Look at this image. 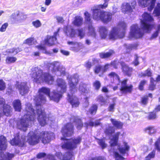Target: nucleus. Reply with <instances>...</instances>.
Listing matches in <instances>:
<instances>
[{"label": "nucleus", "mask_w": 160, "mask_h": 160, "mask_svg": "<svg viewBox=\"0 0 160 160\" xmlns=\"http://www.w3.org/2000/svg\"><path fill=\"white\" fill-rule=\"evenodd\" d=\"M50 92L49 89L45 87L40 88L38 91L39 95L35 99L36 102V112L38 116V119L41 126H44L46 124L47 119L44 110L41 106V104L45 103L46 101V98L42 93H44L49 97Z\"/></svg>", "instance_id": "nucleus-1"}, {"label": "nucleus", "mask_w": 160, "mask_h": 160, "mask_svg": "<svg viewBox=\"0 0 160 160\" xmlns=\"http://www.w3.org/2000/svg\"><path fill=\"white\" fill-rule=\"evenodd\" d=\"M73 126L71 123H68L62 128V132L63 137L62 140H64V144L62 145L63 148L72 149L76 148L77 145L80 143L81 138L78 137L74 139L67 140L65 138L66 137L69 136L73 133Z\"/></svg>", "instance_id": "nucleus-2"}, {"label": "nucleus", "mask_w": 160, "mask_h": 160, "mask_svg": "<svg viewBox=\"0 0 160 160\" xmlns=\"http://www.w3.org/2000/svg\"><path fill=\"white\" fill-rule=\"evenodd\" d=\"M26 113L18 122L17 125L19 129L26 131L27 128L31 125L35 118V113L30 103H28L25 108Z\"/></svg>", "instance_id": "nucleus-3"}, {"label": "nucleus", "mask_w": 160, "mask_h": 160, "mask_svg": "<svg viewBox=\"0 0 160 160\" xmlns=\"http://www.w3.org/2000/svg\"><path fill=\"white\" fill-rule=\"evenodd\" d=\"M127 28V25L126 22L124 21L119 22L117 26L113 28L109 32L110 38L115 40L123 38L125 36Z\"/></svg>", "instance_id": "nucleus-4"}, {"label": "nucleus", "mask_w": 160, "mask_h": 160, "mask_svg": "<svg viewBox=\"0 0 160 160\" xmlns=\"http://www.w3.org/2000/svg\"><path fill=\"white\" fill-rule=\"evenodd\" d=\"M31 77L34 82L38 83L45 82L49 83V73H43L42 71L38 67L32 68Z\"/></svg>", "instance_id": "nucleus-5"}, {"label": "nucleus", "mask_w": 160, "mask_h": 160, "mask_svg": "<svg viewBox=\"0 0 160 160\" xmlns=\"http://www.w3.org/2000/svg\"><path fill=\"white\" fill-rule=\"evenodd\" d=\"M48 134L45 131L42 132L39 135H36L33 131H30L28 135V140L30 144L34 145L38 143L40 139H42V142L45 144L49 142L48 138Z\"/></svg>", "instance_id": "nucleus-6"}, {"label": "nucleus", "mask_w": 160, "mask_h": 160, "mask_svg": "<svg viewBox=\"0 0 160 160\" xmlns=\"http://www.w3.org/2000/svg\"><path fill=\"white\" fill-rule=\"evenodd\" d=\"M101 8L93 7L92 10L93 19L97 21L101 20L106 23L110 21L112 18V14L109 12L102 10Z\"/></svg>", "instance_id": "nucleus-7"}, {"label": "nucleus", "mask_w": 160, "mask_h": 160, "mask_svg": "<svg viewBox=\"0 0 160 160\" xmlns=\"http://www.w3.org/2000/svg\"><path fill=\"white\" fill-rule=\"evenodd\" d=\"M57 83L58 86L61 89L60 92H53V95H52V99L57 102H58L60 98L62 97V92H64L66 90L67 85L65 81L61 78H58L57 80Z\"/></svg>", "instance_id": "nucleus-8"}, {"label": "nucleus", "mask_w": 160, "mask_h": 160, "mask_svg": "<svg viewBox=\"0 0 160 160\" xmlns=\"http://www.w3.org/2000/svg\"><path fill=\"white\" fill-rule=\"evenodd\" d=\"M153 20V18L149 14L145 12L142 14L141 20V26L143 30L147 32L150 31L153 26L150 24L149 22Z\"/></svg>", "instance_id": "nucleus-9"}, {"label": "nucleus", "mask_w": 160, "mask_h": 160, "mask_svg": "<svg viewBox=\"0 0 160 160\" xmlns=\"http://www.w3.org/2000/svg\"><path fill=\"white\" fill-rule=\"evenodd\" d=\"M143 35V30L139 28L137 24H133L131 26L128 36L130 38H139L142 37Z\"/></svg>", "instance_id": "nucleus-10"}, {"label": "nucleus", "mask_w": 160, "mask_h": 160, "mask_svg": "<svg viewBox=\"0 0 160 160\" xmlns=\"http://www.w3.org/2000/svg\"><path fill=\"white\" fill-rule=\"evenodd\" d=\"M78 75L77 74L68 78L70 91L72 94L77 91L76 86L78 82Z\"/></svg>", "instance_id": "nucleus-11"}, {"label": "nucleus", "mask_w": 160, "mask_h": 160, "mask_svg": "<svg viewBox=\"0 0 160 160\" xmlns=\"http://www.w3.org/2000/svg\"><path fill=\"white\" fill-rule=\"evenodd\" d=\"M156 0H138L140 6L142 7H148V10L150 11L154 8Z\"/></svg>", "instance_id": "nucleus-12"}, {"label": "nucleus", "mask_w": 160, "mask_h": 160, "mask_svg": "<svg viewBox=\"0 0 160 160\" xmlns=\"http://www.w3.org/2000/svg\"><path fill=\"white\" fill-rule=\"evenodd\" d=\"M51 70L52 72L59 71L62 75L65 74V68L58 62H54L51 63Z\"/></svg>", "instance_id": "nucleus-13"}, {"label": "nucleus", "mask_w": 160, "mask_h": 160, "mask_svg": "<svg viewBox=\"0 0 160 160\" xmlns=\"http://www.w3.org/2000/svg\"><path fill=\"white\" fill-rule=\"evenodd\" d=\"M16 88L18 89L20 94L22 96L27 93L29 91V88L26 82H18L16 84Z\"/></svg>", "instance_id": "nucleus-14"}, {"label": "nucleus", "mask_w": 160, "mask_h": 160, "mask_svg": "<svg viewBox=\"0 0 160 160\" xmlns=\"http://www.w3.org/2000/svg\"><path fill=\"white\" fill-rule=\"evenodd\" d=\"M70 92V93L68 94V101L72 104L73 107H78L79 104V102L78 99L75 96H73V94Z\"/></svg>", "instance_id": "nucleus-15"}, {"label": "nucleus", "mask_w": 160, "mask_h": 160, "mask_svg": "<svg viewBox=\"0 0 160 160\" xmlns=\"http://www.w3.org/2000/svg\"><path fill=\"white\" fill-rule=\"evenodd\" d=\"M64 31L67 35L71 38H74L77 35L75 30L70 25H67L64 28Z\"/></svg>", "instance_id": "nucleus-16"}, {"label": "nucleus", "mask_w": 160, "mask_h": 160, "mask_svg": "<svg viewBox=\"0 0 160 160\" xmlns=\"http://www.w3.org/2000/svg\"><path fill=\"white\" fill-rule=\"evenodd\" d=\"M56 155L61 160H72L73 156L72 152H68L63 155H62L60 152L56 153Z\"/></svg>", "instance_id": "nucleus-17"}, {"label": "nucleus", "mask_w": 160, "mask_h": 160, "mask_svg": "<svg viewBox=\"0 0 160 160\" xmlns=\"http://www.w3.org/2000/svg\"><path fill=\"white\" fill-rule=\"evenodd\" d=\"M126 80L121 82L120 91L124 93L130 92L132 91V86L131 85H128L127 84Z\"/></svg>", "instance_id": "nucleus-18"}, {"label": "nucleus", "mask_w": 160, "mask_h": 160, "mask_svg": "<svg viewBox=\"0 0 160 160\" xmlns=\"http://www.w3.org/2000/svg\"><path fill=\"white\" fill-rule=\"evenodd\" d=\"M120 64L123 73L126 75L130 76L132 74V68L129 67L124 62H121Z\"/></svg>", "instance_id": "nucleus-19"}, {"label": "nucleus", "mask_w": 160, "mask_h": 160, "mask_svg": "<svg viewBox=\"0 0 160 160\" xmlns=\"http://www.w3.org/2000/svg\"><path fill=\"white\" fill-rule=\"evenodd\" d=\"M120 152L122 154H124L129 149L130 147L128 143L123 142V144L121 146H117Z\"/></svg>", "instance_id": "nucleus-20"}, {"label": "nucleus", "mask_w": 160, "mask_h": 160, "mask_svg": "<svg viewBox=\"0 0 160 160\" xmlns=\"http://www.w3.org/2000/svg\"><path fill=\"white\" fill-rule=\"evenodd\" d=\"M98 32L102 38L105 39L107 37L108 34V30L106 27L102 26L99 27Z\"/></svg>", "instance_id": "nucleus-21"}, {"label": "nucleus", "mask_w": 160, "mask_h": 160, "mask_svg": "<svg viewBox=\"0 0 160 160\" xmlns=\"http://www.w3.org/2000/svg\"><path fill=\"white\" fill-rule=\"evenodd\" d=\"M122 12L124 13H128L132 12V8L129 3L127 2L123 3L121 7Z\"/></svg>", "instance_id": "nucleus-22"}, {"label": "nucleus", "mask_w": 160, "mask_h": 160, "mask_svg": "<svg viewBox=\"0 0 160 160\" xmlns=\"http://www.w3.org/2000/svg\"><path fill=\"white\" fill-rule=\"evenodd\" d=\"M92 23L88 24V34L94 38H96L97 34L95 28L93 26Z\"/></svg>", "instance_id": "nucleus-23"}, {"label": "nucleus", "mask_w": 160, "mask_h": 160, "mask_svg": "<svg viewBox=\"0 0 160 160\" xmlns=\"http://www.w3.org/2000/svg\"><path fill=\"white\" fill-rule=\"evenodd\" d=\"M19 133H17L15 136L14 138L10 142V143L12 145L18 146H22V142L19 138Z\"/></svg>", "instance_id": "nucleus-24"}, {"label": "nucleus", "mask_w": 160, "mask_h": 160, "mask_svg": "<svg viewBox=\"0 0 160 160\" xmlns=\"http://www.w3.org/2000/svg\"><path fill=\"white\" fill-rule=\"evenodd\" d=\"M79 90L82 94L85 95L89 92V89L87 88V84L82 83H80L79 88Z\"/></svg>", "instance_id": "nucleus-25"}, {"label": "nucleus", "mask_w": 160, "mask_h": 160, "mask_svg": "<svg viewBox=\"0 0 160 160\" xmlns=\"http://www.w3.org/2000/svg\"><path fill=\"white\" fill-rule=\"evenodd\" d=\"M7 148V144L6 138L3 136H0V149L4 150Z\"/></svg>", "instance_id": "nucleus-26"}, {"label": "nucleus", "mask_w": 160, "mask_h": 160, "mask_svg": "<svg viewBox=\"0 0 160 160\" xmlns=\"http://www.w3.org/2000/svg\"><path fill=\"white\" fill-rule=\"evenodd\" d=\"M120 134V132H117L113 135L112 138L111 139L110 143L111 147L117 145L118 140V136Z\"/></svg>", "instance_id": "nucleus-27"}, {"label": "nucleus", "mask_w": 160, "mask_h": 160, "mask_svg": "<svg viewBox=\"0 0 160 160\" xmlns=\"http://www.w3.org/2000/svg\"><path fill=\"white\" fill-rule=\"evenodd\" d=\"M83 20V18L81 16H76L74 20L72 22V24L76 26H81L82 24Z\"/></svg>", "instance_id": "nucleus-28"}, {"label": "nucleus", "mask_w": 160, "mask_h": 160, "mask_svg": "<svg viewBox=\"0 0 160 160\" xmlns=\"http://www.w3.org/2000/svg\"><path fill=\"white\" fill-rule=\"evenodd\" d=\"M110 121L114 127L116 128L119 129L122 128L123 123L121 122L112 118H111Z\"/></svg>", "instance_id": "nucleus-29"}, {"label": "nucleus", "mask_w": 160, "mask_h": 160, "mask_svg": "<svg viewBox=\"0 0 160 160\" xmlns=\"http://www.w3.org/2000/svg\"><path fill=\"white\" fill-rule=\"evenodd\" d=\"M13 106L15 111L20 112L21 109V105L20 101L18 99L14 100L13 102Z\"/></svg>", "instance_id": "nucleus-30"}, {"label": "nucleus", "mask_w": 160, "mask_h": 160, "mask_svg": "<svg viewBox=\"0 0 160 160\" xmlns=\"http://www.w3.org/2000/svg\"><path fill=\"white\" fill-rule=\"evenodd\" d=\"M68 44L71 46L70 47L71 50L74 51H78L79 45L78 43L76 42L68 41Z\"/></svg>", "instance_id": "nucleus-31"}, {"label": "nucleus", "mask_w": 160, "mask_h": 160, "mask_svg": "<svg viewBox=\"0 0 160 160\" xmlns=\"http://www.w3.org/2000/svg\"><path fill=\"white\" fill-rule=\"evenodd\" d=\"M114 52L113 50H110L109 52L106 53H101L99 54V56L101 58H103L109 57L113 54H114Z\"/></svg>", "instance_id": "nucleus-32"}, {"label": "nucleus", "mask_w": 160, "mask_h": 160, "mask_svg": "<svg viewBox=\"0 0 160 160\" xmlns=\"http://www.w3.org/2000/svg\"><path fill=\"white\" fill-rule=\"evenodd\" d=\"M152 73L151 72L150 70L148 69L145 71L144 72H140L139 74V76L140 77H151L152 76Z\"/></svg>", "instance_id": "nucleus-33"}, {"label": "nucleus", "mask_w": 160, "mask_h": 160, "mask_svg": "<svg viewBox=\"0 0 160 160\" xmlns=\"http://www.w3.org/2000/svg\"><path fill=\"white\" fill-rule=\"evenodd\" d=\"M15 16H17V17L15 18L17 21L24 20L27 18L26 15L21 12H18L17 13L16 12L15 14Z\"/></svg>", "instance_id": "nucleus-34"}, {"label": "nucleus", "mask_w": 160, "mask_h": 160, "mask_svg": "<svg viewBox=\"0 0 160 160\" xmlns=\"http://www.w3.org/2000/svg\"><path fill=\"white\" fill-rule=\"evenodd\" d=\"M60 28H59L57 30V31L55 32L54 33L53 36L51 37V45L55 44L57 43L56 36L58 35V32L60 30Z\"/></svg>", "instance_id": "nucleus-35"}, {"label": "nucleus", "mask_w": 160, "mask_h": 160, "mask_svg": "<svg viewBox=\"0 0 160 160\" xmlns=\"http://www.w3.org/2000/svg\"><path fill=\"white\" fill-rule=\"evenodd\" d=\"M22 50L21 48H14L8 49L7 50L6 52L8 53L12 54L13 55L16 54L18 52Z\"/></svg>", "instance_id": "nucleus-36"}, {"label": "nucleus", "mask_w": 160, "mask_h": 160, "mask_svg": "<svg viewBox=\"0 0 160 160\" xmlns=\"http://www.w3.org/2000/svg\"><path fill=\"white\" fill-rule=\"evenodd\" d=\"M108 76L111 79H113V81L115 80V82H116V81H117L118 82H119L120 79L118 75L114 72H112L110 73L109 74Z\"/></svg>", "instance_id": "nucleus-37"}, {"label": "nucleus", "mask_w": 160, "mask_h": 160, "mask_svg": "<svg viewBox=\"0 0 160 160\" xmlns=\"http://www.w3.org/2000/svg\"><path fill=\"white\" fill-rule=\"evenodd\" d=\"M85 19L86 23L87 24L92 23V21L91 20V18L90 14L87 12H86L84 13Z\"/></svg>", "instance_id": "nucleus-38"}, {"label": "nucleus", "mask_w": 160, "mask_h": 160, "mask_svg": "<svg viewBox=\"0 0 160 160\" xmlns=\"http://www.w3.org/2000/svg\"><path fill=\"white\" fill-rule=\"evenodd\" d=\"M110 0H104V3L103 4H99L94 6L93 7L95 8H101L103 9L106 8L108 6V2Z\"/></svg>", "instance_id": "nucleus-39"}, {"label": "nucleus", "mask_w": 160, "mask_h": 160, "mask_svg": "<svg viewBox=\"0 0 160 160\" xmlns=\"http://www.w3.org/2000/svg\"><path fill=\"white\" fill-rule=\"evenodd\" d=\"M116 63L115 62H112L111 63V64H106L104 67H102V72H104L106 71L107 70L109 66H110L111 65H112L114 68H117V66H116L115 65Z\"/></svg>", "instance_id": "nucleus-40"}, {"label": "nucleus", "mask_w": 160, "mask_h": 160, "mask_svg": "<svg viewBox=\"0 0 160 160\" xmlns=\"http://www.w3.org/2000/svg\"><path fill=\"white\" fill-rule=\"evenodd\" d=\"M146 132L149 134H153L156 132V130L153 127H150L146 129Z\"/></svg>", "instance_id": "nucleus-41"}, {"label": "nucleus", "mask_w": 160, "mask_h": 160, "mask_svg": "<svg viewBox=\"0 0 160 160\" xmlns=\"http://www.w3.org/2000/svg\"><path fill=\"white\" fill-rule=\"evenodd\" d=\"M17 60V58L15 57H8L6 59V62L7 63H14Z\"/></svg>", "instance_id": "nucleus-42"}, {"label": "nucleus", "mask_w": 160, "mask_h": 160, "mask_svg": "<svg viewBox=\"0 0 160 160\" xmlns=\"http://www.w3.org/2000/svg\"><path fill=\"white\" fill-rule=\"evenodd\" d=\"M160 31V25H158L156 32H154L150 38L151 39L156 38L158 35V34Z\"/></svg>", "instance_id": "nucleus-43"}, {"label": "nucleus", "mask_w": 160, "mask_h": 160, "mask_svg": "<svg viewBox=\"0 0 160 160\" xmlns=\"http://www.w3.org/2000/svg\"><path fill=\"white\" fill-rule=\"evenodd\" d=\"M98 106L96 105H93L90 108L89 111L92 114H95L97 111Z\"/></svg>", "instance_id": "nucleus-44"}, {"label": "nucleus", "mask_w": 160, "mask_h": 160, "mask_svg": "<svg viewBox=\"0 0 160 160\" xmlns=\"http://www.w3.org/2000/svg\"><path fill=\"white\" fill-rule=\"evenodd\" d=\"M115 132V130L112 127H109L107 128L105 131V133L107 134L111 135L114 133Z\"/></svg>", "instance_id": "nucleus-45"}, {"label": "nucleus", "mask_w": 160, "mask_h": 160, "mask_svg": "<svg viewBox=\"0 0 160 160\" xmlns=\"http://www.w3.org/2000/svg\"><path fill=\"white\" fill-rule=\"evenodd\" d=\"M97 101L100 102L102 105H105L107 103L106 100L101 95L99 96L97 98Z\"/></svg>", "instance_id": "nucleus-46"}, {"label": "nucleus", "mask_w": 160, "mask_h": 160, "mask_svg": "<svg viewBox=\"0 0 160 160\" xmlns=\"http://www.w3.org/2000/svg\"><path fill=\"white\" fill-rule=\"evenodd\" d=\"M14 156V155L13 154L6 153L4 155L3 158H5V160H10Z\"/></svg>", "instance_id": "nucleus-47"}, {"label": "nucleus", "mask_w": 160, "mask_h": 160, "mask_svg": "<svg viewBox=\"0 0 160 160\" xmlns=\"http://www.w3.org/2000/svg\"><path fill=\"white\" fill-rule=\"evenodd\" d=\"M102 69V67L100 65H98L95 67L94 70L95 73L98 74L100 72H103Z\"/></svg>", "instance_id": "nucleus-48"}, {"label": "nucleus", "mask_w": 160, "mask_h": 160, "mask_svg": "<svg viewBox=\"0 0 160 160\" xmlns=\"http://www.w3.org/2000/svg\"><path fill=\"white\" fill-rule=\"evenodd\" d=\"M78 36L80 37L81 38H83L85 35V31L84 29L82 28L78 29Z\"/></svg>", "instance_id": "nucleus-49"}, {"label": "nucleus", "mask_w": 160, "mask_h": 160, "mask_svg": "<svg viewBox=\"0 0 160 160\" xmlns=\"http://www.w3.org/2000/svg\"><path fill=\"white\" fill-rule=\"evenodd\" d=\"M34 39L33 38H29L24 41V43L29 45H32L33 44Z\"/></svg>", "instance_id": "nucleus-50"}, {"label": "nucleus", "mask_w": 160, "mask_h": 160, "mask_svg": "<svg viewBox=\"0 0 160 160\" xmlns=\"http://www.w3.org/2000/svg\"><path fill=\"white\" fill-rule=\"evenodd\" d=\"M97 142L102 149L106 147L107 144L105 143V142L102 139H99L98 140Z\"/></svg>", "instance_id": "nucleus-51"}, {"label": "nucleus", "mask_w": 160, "mask_h": 160, "mask_svg": "<svg viewBox=\"0 0 160 160\" xmlns=\"http://www.w3.org/2000/svg\"><path fill=\"white\" fill-rule=\"evenodd\" d=\"M155 151L154 150H153L146 157L145 160H150L151 158H154L155 156Z\"/></svg>", "instance_id": "nucleus-52"}, {"label": "nucleus", "mask_w": 160, "mask_h": 160, "mask_svg": "<svg viewBox=\"0 0 160 160\" xmlns=\"http://www.w3.org/2000/svg\"><path fill=\"white\" fill-rule=\"evenodd\" d=\"M32 23L33 25L36 28H39L41 25L40 22L38 20L33 21Z\"/></svg>", "instance_id": "nucleus-53"}, {"label": "nucleus", "mask_w": 160, "mask_h": 160, "mask_svg": "<svg viewBox=\"0 0 160 160\" xmlns=\"http://www.w3.org/2000/svg\"><path fill=\"white\" fill-rule=\"evenodd\" d=\"M93 86L96 89L98 90L101 86V83L99 81L96 80L93 82Z\"/></svg>", "instance_id": "nucleus-54"}, {"label": "nucleus", "mask_w": 160, "mask_h": 160, "mask_svg": "<svg viewBox=\"0 0 160 160\" xmlns=\"http://www.w3.org/2000/svg\"><path fill=\"white\" fill-rule=\"evenodd\" d=\"M147 82V81L145 80H142L140 82L139 86V89L140 90H142L143 89V86L146 84Z\"/></svg>", "instance_id": "nucleus-55"}, {"label": "nucleus", "mask_w": 160, "mask_h": 160, "mask_svg": "<svg viewBox=\"0 0 160 160\" xmlns=\"http://www.w3.org/2000/svg\"><path fill=\"white\" fill-rule=\"evenodd\" d=\"M6 88V84L5 82L2 79H0V90H3Z\"/></svg>", "instance_id": "nucleus-56"}, {"label": "nucleus", "mask_w": 160, "mask_h": 160, "mask_svg": "<svg viewBox=\"0 0 160 160\" xmlns=\"http://www.w3.org/2000/svg\"><path fill=\"white\" fill-rule=\"evenodd\" d=\"M155 147L156 149L158 151H160V137L158 139L155 143Z\"/></svg>", "instance_id": "nucleus-57"}, {"label": "nucleus", "mask_w": 160, "mask_h": 160, "mask_svg": "<svg viewBox=\"0 0 160 160\" xmlns=\"http://www.w3.org/2000/svg\"><path fill=\"white\" fill-rule=\"evenodd\" d=\"M114 154L116 158L115 160H124V158L119 155L118 152H115Z\"/></svg>", "instance_id": "nucleus-58"}, {"label": "nucleus", "mask_w": 160, "mask_h": 160, "mask_svg": "<svg viewBox=\"0 0 160 160\" xmlns=\"http://www.w3.org/2000/svg\"><path fill=\"white\" fill-rule=\"evenodd\" d=\"M76 122L77 128L78 129H80L82 127L83 124L80 119H78L77 121H75Z\"/></svg>", "instance_id": "nucleus-59"}, {"label": "nucleus", "mask_w": 160, "mask_h": 160, "mask_svg": "<svg viewBox=\"0 0 160 160\" xmlns=\"http://www.w3.org/2000/svg\"><path fill=\"white\" fill-rule=\"evenodd\" d=\"M137 47V45L136 44H129L127 45L126 48L129 50H132L135 49Z\"/></svg>", "instance_id": "nucleus-60"}, {"label": "nucleus", "mask_w": 160, "mask_h": 160, "mask_svg": "<svg viewBox=\"0 0 160 160\" xmlns=\"http://www.w3.org/2000/svg\"><path fill=\"white\" fill-rule=\"evenodd\" d=\"M8 26L7 23H5L3 24L0 28V31L1 32H4L6 31V29Z\"/></svg>", "instance_id": "nucleus-61"}, {"label": "nucleus", "mask_w": 160, "mask_h": 160, "mask_svg": "<svg viewBox=\"0 0 160 160\" xmlns=\"http://www.w3.org/2000/svg\"><path fill=\"white\" fill-rule=\"evenodd\" d=\"M36 47L40 50H42L43 53H47L45 47L42 45L37 46Z\"/></svg>", "instance_id": "nucleus-62"}, {"label": "nucleus", "mask_w": 160, "mask_h": 160, "mask_svg": "<svg viewBox=\"0 0 160 160\" xmlns=\"http://www.w3.org/2000/svg\"><path fill=\"white\" fill-rule=\"evenodd\" d=\"M50 36H48L45 39L44 44L45 45L50 46Z\"/></svg>", "instance_id": "nucleus-63"}, {"label": "nucleus", "mask_w": 160, "mask_h": 160, "mask_svg": "<svg viewBox=\"0 0 160 160\" xmlns=\"http://www.w3.org/2000/svg\"><path fill=\"white\" fill-rule=\"evenodd\" d=\"M115 105V103L110 104L108 108V111L110 112H113L114 110Z\"/></svg>", "instance_id": "nucleus-64"}]
</instances>
